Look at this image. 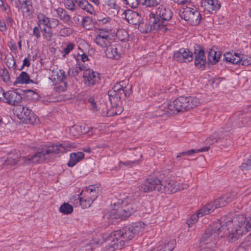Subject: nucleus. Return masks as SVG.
Returning <instances> with one entry per match:
<instances>
[{
  "mask_svg": "<svg viewBox=\"0 0 251 251\" xmlns=\"http://www.w3.org/2000/svg\"><path fill=\"white\" fill-rule=\"evenodd\" d=\"M239 53L234 52V54L230 52H228L224 54V58L226 61L232 64H237L241 61Z\"/></svg>",
  "mask_w": 251,
  "mask_h": 251,
  "instance_id": "obj_30",
  "label": "nucleus"
},
{
  "mask_svg": "<svg viewBox=\"0 0 251 251\" xmlns=\"http://www.w3.org/2000/svg\"><path fill=\"white\" fill-rule=\"evenodd\" d=\"M65 5L67 9L74 11L76 10V6L75 5L73 0H67L65 1Z\"/></svg>",
  "mask_w": 251,
  "mask_h": 251,
  "instance_id": "obj_47",
  "label": "nucleus"
},
{
  "mask_svg": "<svg viewBox=\"0 0 251 251\" xmlns=\"http://www.w3.org/2000/svg\"><path fill=\"white\" fill-rule=\"evenodd\" d=\"M16 6L20 5L21 8L25 9L27 12H30L32 9L31 0H16L14 1Z\"/></svg>",
  "mask_w": 251,
  "mask_h": 251,
  "instance_id": "obj_29",
  "label": "nucleus"
},
{
  "mask_svg": "<svg viewBox=\"0 0 251 251\" xmlns=\"http://www.w3.org/2000/svg\"><path fill=\"white\" fill-rule=\"evenodd\" d=\"M175 248V245L173 242H170L165 244L164 247L160 249V251H172Z\"/></svg>",
  "mask_w": 251,
  "mask_h": 251,
  "instance_id": "obj_49",
  "label": "nucleus"
},
{
  "mask_svg": "<svg viewBox=\"0 0 251 251\" xmlns=\"http://www.w3.org/2000/svg\"><path fill=\"white\" fill-rule=\"evenodd\" d=\"M105 50V55L107 58L118 60L122 53V46L119 43H110Z\"/></svg>",
  "mask_w": 251,
  "mask_h": 251,
  "instance_id": "obj_16",
  "label": "nucleus"
},
{
  "mask_svg": "<svg viewBox=\"0 0 251 251\" xmlns=\"http://www.w3.org/2000/svg\"><path fill=\"white\" fill-rule=\"evenodd\" d=\"M195 66L200 70H204L206 66V57L203 49L199 45L195 46Z\"/></svg>",
  "mask_w": 251,
  "mask_h": 251,
  "instance_id": "obj_17",
  "label": "nucleus"
},
{
  "mask_svg": "<svg viewBox=\"0 0 251 251\" xmlns=\"http://www.w3.org/2000/svg\"><path fill=\"white\" fill-rule=\"evenodd\" d=\"M123 15H124V18L128 23L133 25H139L141 21V15L137 12L131 9L125 11Z\"/></svg>",
  "mask_w": 251,
  "mask_h": 251,
  "instance_id": "obj_22",
  "label": "nucleus"
},
{
  "mask_svg": "<svg viewBox=\"0 0 251 251\" xmlns=\"http://www.w3.org/2000/svg\"><path fill=\"white\" fill-rule=\"evenodd\" d=\"M226 228L221 223L217 221L206 230L205 233L201 239V242H205L206 244L215 241L218 237L219 233L223 230L227 236L228 241L230 243L235 242L240 239L242 236L246 233L231 225L230 222L226 223Z\"/></svg>",
  "mask_w": 251,
  "mask_h": 251,
  "instance_id": "obj_2",
  "label": "nucleus"
},
{
  "mask_svg": "<svg viewBox=\"0 0 251 251\" xmlns=\"http://www.w3.org/2000/svg\"><path fill=\"white\" fill-rule=\"evenodd\" d=\"M100 189L97 188L96 190V193H89V196H88L93 201H95L100 195Z\"/></svg>",
  "mask_w": 251,
  "mask_h": 251,
  "instance_id": "obj_60",
  "label": "nucleus"
},
{
  "mask_svg": "<svg viewBox=\"0 0 251 251\" xmlns=\"http://www.w3.org/2000/svg\"><path fill=\"white\" fill-rule=\"evenodd\" d=\"M107 5L111 9H117L118 7L116 0H108Z\"/></svg>",
  "mask_w": 251,
  "mask_h": 251,
  "instance_id": "obj_59",
  "label": "nucleus"
},
{
  "mask_svg": "<svg viewBox=\"0 0 251 251\" xmlns=\"http://www.w3.org/2000/svg\"><path fill=\"white\" fill-rule=\"evenodd\" d=\"M2 101L11 105H17L21 102L22 97L20 94L14 91H8L2 93Z\"/></svg>",
  "mask_w": 251,
  "mask_h": 251,
  "instance_id": "obj_19",
  "label": "nucleus"
},
{
  "mask_svg": "<svg viewBox=\"0 0 251 251\" xmlns=\"http://www.w3.org/2000/svg\"><path fill=\"white\" fill-rule=\"evenodd\" d=\"M72 32V30L70 28L63 27L60 29L58 34L61 36L65 37L70 35Z\"/></svg>",
  "mask_w": 251,
  "mask_h": 251,
  "instance_id": "obj_45",
  "label": "nucleus"
},
{
  "mask_svg": "<svg viewBox=\"0 0 251 251\" xmlns=\"http://www.w3.org/2000/svg\"><path fill=\"white\" fill-rule=\"evenodd\" d=\"M188 187V185L185 184L179 185L176 182L171 180L169 178L166 179L161 178L160 179L159 192L164 194H170L171 193H175L177 191L186 189Z\"/></svg>",
  "mask_w": 251,
  "mask_h": 251,
  "instance_id": "obj_10",
  "label": "nucleus"
},
{
  "mask_svg": "<svg viewBox=\"0 0 251 251\" xmlns=\"http://www.w3.org/2000/svg\"><path fill=\"white\" fill-rule=\"evenodd\" d=\"M77 60L78 61L81 60L83 62H85L88 60H89L88 56L85 53H83L81 55H78L77 58Z\"/></svg>",
  "mask_w": 251,
  "mask_h": 251,
  "instance_id": "obj_63",
  "label": "nucleus"
},
{
  "mask_svg": "<svg viewBox=\"0 0 251 251\" xmlns=\"http://www.w3.org/2000/svg\"><path fill=\"white\" fill-rule=\"evenodd\" d=\"M75 47V44L72 43H69L67 46L63 50V52L65 54H69L71 50H72Z\"/></svg>",
  "mask_w": 251,
  "mask_h": 251,
  "instance_id": "obj_56",
  "label": "nucleus"
},
{
  "mask_svg": "<svg viewBox=\"0 0 251 251\" xmlns=\"http://www.w3.org/2000/svg\"><path fill=\"white\" fill-rule=\"evenodd\" d=\"M80 72L78 68L75 66V67L69 69L68 74L70 76H75L77 75Z\"/></svg>",
  "mask_w": 251,
  "mask_h": 251,
  "instance_id": "obj_54",
  "label": "nucleus"
},
{
  "mask_svg": "<svg viewBox=\"0 0 251 251\" xmlns=\"http://www.w3.org/2000/svg\"><path fill=\"white\" fill-rule=\"evenodd\" d=\"M61 23H60L59 21L55 18H51L50 21V24L48 28H55L59 25H60Z\"/></svg>",
  "mask_w": 251,
  "mask_h": 251,
  "instance_id": "obj_53",
  "label": "nucleus"
},
{
  "mask_svg": "<svg viewBox=\"0 0 251 251\" xmlns=\"http://www.w3.org/2000/svg\"><path fill=\"white\" fill-rule=\"evenodd\" d=\"M93 249L92 243L87 244L85 246H81L79 251H91Z\"/></svg>",
  "mask_w": 251,
  "mask_h": 251,
  "instance_id": "obj_58",
  "label": "nucleus"
},
{
  "mask_svg": "<svg viewBox=\"0 0 251 251\" xmlns=\"http://www.w3.org/2000/svg\"><path fill=\"white\" fill-rule=\"evenodd\" d=\"M83 78L84 84L88 87H93L98 83L100 75L98 72L89 69L83 72Z\"/></svg>",
  "mask_w": 251,
  "mask_h": 251,
  "instance_id": "obj_18",
  "label": "nucleus"
},
{
  "mask_svg": "<svg viewBox=\"0 0 251 251\" xmlns=\"http://www.w3.org/2000/svg\"><path fill=\"white\" fill-rule=\"evenodd\" d=\"M137 209V206L135 203H126L123 202L121 207L112 209L109 213L105 214L104 218L113 219H125L129 217Z\"/></svg>",
  "mask_w": 251,
  "mask_h": 251,
  "instance_id": "obj_7",
  "label": "nucleus"
},
{
  "mask_svg": "<svg viewBox=\"0 0 251 251\" xmlns=\"http://www.w3.org/2000/svg\"><path fill=\"white\" fill-rule=\"evenodd\" d=\"M231 225L235 227L237 229L243 231V232L247 233L248 231L251 230V226H250V221L247 220L244 215L239 214L235 215L231 221H228Z\"/></svg>",
  "mask_w": 251,
  "mask_h": 251,
  "instance_id": "obj_12",
  "label": "nucleus"
},
{
  "mask_svg": "<svg viewBox=\"0 0 251 251\" xmlns=\"http://www.w3.org/2000/svg\"><path fill=\"white\" fill-rule=\"evenodd\" d=\"M17 116L19 119L26 124L32 125L37 124L39 122L38 117L26 107H22V110L18 114Z\"/></svg>",
  "mask_w": 251,
  "mask_h": 251,
  "instance_id": "obj_15",
  "label": "nucleus"
},
{
  "mask_svg": "<svg viewBox=\"0 0 251 251\" xmlns=\"http://www.w3.org/2000/svg\"><path fill=\"white\" fill-rule=\"evenodd\" d=\"M5 63L9 69L13 68L14 70H16V61L12 54L7 55L5 57Z\"/></svg>",
  "mask_w": 251,
  "mask_h": 251,
  "instance_id": "obj_37",
  "label": "nucleus"
},
{
  "mask_svg": "<svg viewBox=\"0 0 251 251\" xmlns=\"http://www.w3.org/2000/svg\"><path fill=\"white\" fill-rule=\"evenodd\" d=\"M150 18L149 24L144 23L139 24V29L140 32L148 33L152 30L162 31V29H161L160 25H158L157 23H156V20L154 17H152L150 15Z\"/></svg>",
  "mask_w": 251,
  "mask_h": 251,
  "instance_id": "obj_21",
  "label": "nucleus"
},
{
  "mask_svg": "<svg viewBox=\"0 0 251 251\" xmlns=\"http://www.w3.org/2000/svg\"><path fill=\"white\" fill-rule=\"evenodd\" d=\"M140 164V160H134V161H121L119 162V166L121 167L122 165H124L125 166H127L128 167H131L133 166L137 165Z\"/></svg>",
  "mask_w": 251,
  "mask_h": 251,
  "instance_id": "obj_43",
  "label": "nucleus"
},
{
  "mask_svg": "<svg viewBox=\"0 0 251 251\" xmlns=\"http://www.w3.org/2000/svg\"><path fill=\"white\" fill-rule=\"evenodd\" d=\"M88 101L90 103V109L93 113L97 112L98 111V105L93 97H89L88 99Z\"/></svg>",
  "mask_w": 251,
  "mask_h": 251,
  "instance_id": "obj_44",
  "label": "nucleus"
},
{
  "mask_svg": "<svg viewBox=\"0 0 251 251\" xmlns=\"http://www.w3.org/2000/svg\"><path fill=\"white\" fill-rule=\"evenodd\" d=\"M73 211V206L68 203H64L59 208V211L64 214H70Z\"/></svg>",
  "mask_w": 251,
  "mask_h": 251,
  "instance_id": "obj_36",
  "label": "nucleus"
},
{
  "mask_svg": "<svg viewBox=\"0 0 251 251\" xmlns=\"http://www.w3.org/2000/svg\"><path fill=\"white\" fill-rule=\"evenodd\" d=\"M23 157H19V155L15 154H9L4 160L3 165L4 166H14L16 165L18 161L21 159L23 160Z\"/></svg>",
  "mask_w": 251,
  "mask_h": 251,
  "instance_id": "obj_27",
  "label": "nucleus"
},
{
  "mask_svg": "<svg viewBox=\"0 0 251 251\" xmlns=\"http://www.w3.org/2000/svg\"><path fill=\"white\" fill-rule=\"evenodd\" d=\"M79 203L83 208L89 207L94 201L88 196L79 198Z\"/></svg>",
  "mask_w": 251,
  "mask_h": 251,
  "instance_id": "obj_35",
  "label": "nucleus"
},
{
  "mask_svg": "<svg viewBox=\"0 0 251 251\" xmlns=\"http://www.w3.org/2000/svg\"><path fill=\"white\" fill-rule=\"evenodd\" d=\"M37 18L38 20L37 24L39 27H41V25H43L47 27H49L50 19L47 17L45 15L41 13L38 15Z\"/></svg>",
  "mask_w": 251,
  "mask_h": 251,
  "instance_id": "obj_34",
  "label": "nucleus"
},
{
  "mask_svg": "<svg viewBox=\"0 0 251 251\" xmlns=\"http://www.w3.org/2000/svg\"><path fill=\"white\" fill-rule=\"evenodd\" d=\"M142 2H143V0H126V4L132 8H136Z\"/></svg>",
  "mask_w": 251,
  "mask_h": 251,
  "instance_id": "obj_46",
  "label": "nucleus"
},
{
  "mask_svg": "<svg viewBox=\"0 0 251 251\" xmlns=\"http://www.w3.org/2000/svg\"><path fill=\"white\" fill-rule=\"evenodd\" d=\"M94 40L98 45L101 47H106L110 43L109 40L103 39L97 35Z\"/></svg>",
  "mask_w": 251,
  "mask_h": 251,
  "instance_id": "obj_38",
  "label": "nucleus"
},
{
  "mask_svg": "<svg viewBox=\"0 0 251 251\" xmlns=\"http://www.w3.org/2000/svg\"><path fill=\"white\" fill-rule=\"evenodd\" d=\"M180 17L187 21L191 25H197L200 23L201 16L199 11L193 8L187 7L179 12Z\"/></svg>",
  "mask_w": 251,
  "mask_h": 251,
  "instance_id": "obj_11",
  "label": "nucleus"
},
{
  "mask_svg": "<svg viewBox=\"0 0 251 251\" xmlns=\"http://www.w3.org/2000/svg\"><path fill=\"white\" fill-rule=\"evenodd\" d=\"M238 56H240L241 58V61L238 63L241 64L243 65L248 66L249 65L251 64V58H247L246 56H245V58L243 56V55L239 53Z\"/></svg>",
  "mask_w": 251,
  "mask_h": 251,
  "instance_id": "obj_48",
  "label": "nucleus"
},
{
  "mask_svg": "<svg viewBox=\"0 0 251 251\" xmlns=\"http://www.w3.org/2000/svg\"><path fill=\"white\" fill-rule=\"evenodd\" d=\"M150 15L154 17L156 23L160 25L161 29L164 32L167 30L166 26L173 16V12L169 7L161 5L156 10L155 13L151 12Z\"/></svg>",
  "mask_w": 251,
  "mask_h": 251,
  "instance_id": "obj_8",
  "label": "nucleus"
},
{
  "mask_svg": "<svg viewBox=\"0 0 251 251\" xmlns=\"http://www.w3.org/2000/svg\"><path fill=\"white\" fill-rule=\"evenodd\" d=\"M75 146L68 142L62 144H52L46 147L40 152H39L30 157L27 158L23 157V160L26 163H40L45 160H49L56 157L61 153H63Z\"/></svg>",
  "mask_w": 251,
  "mask_h": 251,
  "instance_id": "obj_5",
  "label": "nucleus"
},
{
  "mask_svg": "<svg viewBox=\"0 0 251 251\" xmlns=\"http://www.w3.org/2000/svg\"><path fill=\"white\" fill-rule=\"evenodd\" d=\"M251 118V113L249 111H239L235 116L230 118L228 120L230 122H232L231 127L234 126H244L248 124L250 119Z\"/></svg>",
  "mask_w": 251,
  "mask_h": 251,
  "instance_id": "obj_13",
  "label": "nucleus"
},
{
  "mask_svg": "<svg viewBox=\"0 0 251 251\" xmlns=\"http://www.w3.org/2000/svg\"><path fill=\"white\" fill-rule=\"evenodd\" d=\"M97 36H98L101 38H103V39L109 40V30L108 29L105 28L99 29V31L97 32Z\"/></svg>",
  "mask_w": 251,
  "mask_h": 251,
  "instance_id": "obj_40",
  "label": "nucleus"
},
{
  "mask_svg": "<svg viewBox=\"0 0 251 251\" xmlns=\"http://www.w3.org/2000/svg\"><path fill=\"white\" fill-rule=\"evenodd\" d=\"M227 135V132L219 131L214 133L205 140L206 145L211 146L217 142H221Z\"/></svg>",
  "mask_w": 251,
  "mask_h": 251,
  "instance_id": "obj_24",
  "label": "nucleus"
},
{
  "mask_svg": "<svg viewBox=\"0 0 251 251\" xmlns=\"http://www.w3.org/2000/svg\"><path fill=\"white\" fill-rule=\"evenodd\" d=\"M196 151H195V150L193 149L188 150L185 151H183L179 153L178 155L176 156V158L182 157L186 156H190L196 153Z\"/></svg>",
  "mask_w": 251,
  "mask_h": 251,
  "instance_id": "obj_50",
  "label": "nucleus"
},
{
  "mask_svg": "<svg viewBox=\"0 0 251 251\" xmlns=\"http://www.w3.org/2000/svg\"><path fill=\"white\" fill-rule=\"evenodd\" d=\"M41 27L35 26L33 30V35L36 37L37 39H39L41 37L40 29Z\"/></svg>",
  "mask_w": 251,
  "mask_h": 251,
  "instance_id": "obj_57",
  "label": "nucleus"
},
{
  "mask_svg": "<svg viewBox=\"0 0 251 251\" xmlns=\"http://www.w3.org/2000/svg\"><path fill=\"white\" fill-rule=\"evenodd\" d=\"M56 11L60 20L63 22L67 23L70 20V16L63 8H58Z\"/></svg>",
  "mask_w": 251,
  "mask_h": 251,
  "instance_id": "obj_33",
  "label": "nucleus"
},
{
  "mask_svg": "<svg viewBox=\"0 0 251 251\" xmlns=\"http://www.w3.org/2000/svg\"><path fill=\"white\" fill-rule=\"evenodd\" d=\"M84 157V154L82 152L71 153L70 155V160L67 165L70 167H74Z\"/></svg>",
  "mask_w": 251,
  "mask_h": 251,
  "instance_id": "obj_26",
  "label": "nucleus"
},
{
  "mask_svg": "<svg viewBox=\"0 0 251 251\" xmlns=\"http://www.w3.org/2000/svg\"><path fill=\"white\" fill-rule=\"evenodd\" d=\"M46 26H44L43 28H41V30L43 32V36L47 41H50L53 35L51 28H47Z\"/></svg>",
  "mask_w": 251,
  "mask_h": 251,
  "instance_id": "obj_39",
  "label": "nucleus"
},
{
  "mask_svg": "<svg viewBox=\"0 0 251 251\" xmlns=\"http://www.w3.org/2000/svg\"><path fill=\"white\" fill-rule=\"evenodd\" d=\"M241 168L243 170L251 169V155L246 163L241 165Z\"/></svg>",
  "mask_w": 251,
  "mask_h": 251,
  "instance_id": "obj_55",
  "label": "nucleus"
},
{
  "mask_svg": "<svg viewBox=\"0 0 251 251\" xmlns=\"http://www.w3.org/2000/svg\"><path fill=\"white\" fill-rule=\"evenodd\" d=\"M117 35L121 41L126 40L128 38V33L125 30L118 31Z\"/></svg>",
  "mask_w": 251,
  "mask_h": 251,
  "instance_id": "obj_51",
  "label": "nucleus"
},
{
  "mask_svg": "<svg viewBox=\"0 0 251 251\" xmlns=\"http://www.w3.org/2000/svg\"><path fill=\"white\" fill-rule=\"evenodd\" d=\"M75 146L68 142L62 144H52L46 147L40 152H39L30 157L27 158L23 157V160L26 163H40L45 160H49L56 157L61 153H63Z\"/></svg>",
  "mask_w": 251,
  "mask_h": 251,
  "instance_id": "obj_4",
  "label": "nucleus"
},
{
  "mask_svg": "<svg viewBox=\"0 0 251 251\" xmlns=\"http://www.w3.org/2000/svg\"><path fill=\"white\" fill-rule=\"evenodd\" d=\"M174 59L179 62H189L193 60V53L187 49L182 48L174 52Z\"/></svg>",
  "mask_w": 251,
  "mask_h": 251,
  "instance_id": "obj_20",
  "label": "nucleus"
},
{
  "mask_svg": "<svg viewBox=\"0 0 251 251\" xmlns=\"http://www.w3.org/2000/svg\"><path fill=\"white\" fill-rule=\"evenodd\" d=\"M76 66L78 68L79 70L81 72L82 71H83L85 72V70H87L89 69V68H87V67L84 65L83 63L78 62L76 64Z\"/></svg>",
  "mask_w": 251,
  "mask_h": 251,
  "instance_id": "obj_64",
  "label": "nucleus"
},
{
  "mask_svg": "<svg viewBox=\"0 0 251 251\" xmlns=\"http://www.w3.org/2000/svg\"><path fill=\"white\" fill-rule=\"evenodd\" d=\"M201 4L204 7V10L210 13L216 12L221 7V3L217 0H203Z\"/></svg>",
  "mask_w": 251,
  "mask_h": 251,
  "instance_id": "obj_23",
  "label": "nucleus"
},
{
  "mask_svg": "<svg viewBox=\"0 0 251 251\" xmlns=\"http://www.w3.org/2000/svg\"><path fill=\"white\" fill-rule=\"evenodd\" d=\"M75 2L77 4L80 8L88 13H92L94 10L92 5L86 0H75Z\"/></svg>",
  "mask_w": 251,
  "mask_h": 251,
  "instance_id": "obj_31",
  "label": "nucleus"
},
{
  "mask_svg": "<svg viewBox=\"0 0 251 251\" xmlns=\"http://www.w3.org/2000/svg\"><path fill=\"white\" fill-rule=\"evenodd\" d=\"M199 103L200 100L196 97L180 96L168 104V109L172 113L183 112L195 108Z\"/></svg>",
  "mask_w": 251,
  "mask_h": 251,
  "instance_id": "obj_6",
  "label": "nucleus"
},
{
  "mask_svg": "<svg viewBox=\"0 0 251 251\" xmlns=\"http://www.w3.org/2000/svg\"><path fill=\"white\" fill-rule=\"evenodd\" d=\"M34 81L30 79L29 75L25 72H22L19 76L16 78V81L14 82V85L17 84H29L34 83Z\"/></svg>",
  "mask_w": 251,
  "mask_h": 251,
  "instance_id": "obj_28",
  "label": "nucleus"
},
{
  "mask_svg": "<svg viewBox=\"0 0 251 251\" xmlns=\"http://www.w3.org/2000/svg\"><path fill=\"white\" fill-rule=\"evenodd\" d=\"M167 108L165 109V110H158L157 112H156V115L157 116H163V115L164 114H167L168 113V114H170V112H168V104L167 105ZM169 110L170 111H171L170 109Z\"/></svg>",
  "mask_w": 251,
  "mask_h": 251,
  "instance_id": "obj_62",
  "label": "nucleus"
},
{
  "mask_svg": "<svg viewBox=\"0 0 251 251\" xmlns=\"http://www.w3.org/2000/svg\"><path fill=\"white\" fill-rule=\"evenodd\" d=\"M0 76L5 83H8L10 82V75L6 68L2 70L1 72H0Z\"/></svg>",
  "mask_w": 251,
  "mask_h": 251,
  "instance_id": "obj_42",
  "label": "nucleus"
},
{
  "mask_svg": "<svg viewBox=\"0 0 251 251\" xmlns=\"http://www.w3.org/2000/svg\"><path fill=\"white\" fill-rule=\"evenodd\" d=\"M57 78L58 79L62 82L64 85L65 87H67V83L66 81L67 79V75L65 74V72L63 70H60L59 72L57 73Z\"/></svg>",
  "mask_w": 251,
  "mask_h": 251,
  "instance_id": "obj_41",
  "label": "nucleus"
},
{
  "mask_svg": "<svg viewBox=\"0 0 251 251\" xmlns=\"http://www.w3.org/2000/svg\"><path fill=\"white\" fill-rule=\"evenodd\" d=\"M142 4H145L148 7L155 6L158 4V0H143Z\"/></svg>",
  "mask_w": 251,
  "mask_h": 251,
  "instance_id": "obj_52",
  "label": "nucleus"
},
{
  "mask_svg": "<svg viewBox=\"0 0 251 251\" xmlns=\"http://www.w3.org/2000/svg\"><path fill=\"white\" fill-rule=\"evenodd\" d=\"M120 82L114 85L108 92L109 99L111 105V109L106 112V116L119 115L122 112L121 99L123 95L129 97L132 93L131 85L124 87Z\"/></svg>",
  "mask_w": 251,
  "mask_h": 251,
  "instance_id": "obj_3",
  "label": "nucleus"
},
{
  "mask_svg": "<svg viewBox=\"0 0 251 251\" xmlns=\"http://www.w3.org/2000/svg\"><path fill=\"white\" fill-rule=\"evenodd\" d=\"M236 196L235 192L226 193L219 198L207 204L204 206L208 213L213 212L215 209L225 206L228 203L232 201Z\"/></svg>",
  "mask_w": 251,
  "mask_h": 251,
  "instance_id": "obj_9",
  "label": "nucleus"
},
{
  "mask_svg": "<svg viewBox=\"0 0 251 251\" xmlns=\"http://www.w3.org/2000/svg\"><path fill=\"white\" fill-rule=\"evenodd\" d=\"M208 214V211L206 210L204 206L197 211L196 214H193L191 216L190 218L187 220V224L190 227L198 221L199 218Z\"/></svg>",
  "mask_w": 251,
  "mask_h": 251,
  "instance_id": "obj_25",
  "label": "nucleus"
},
{
  "mask_svg": "<svg viewBox=\"0 0 251 251\" xmlns=\"http://www.w3.org/2000/svg\"><path fill=\"white\" fill-rule=\"evenodd\" d=\"M221 56L220 52H217L214 50H210L208 53V60L212 64H216L218 62Z\"/></svg>",
  "mask_w": 251,
  "mask_h": 251,
  "instance_id": "obj_32",
  "label": "nucleus"
},
{
  "mask_svg": "<svg viewBox=\"0 0 251 251\" xmlns=\"http://www.w3.org/2000/svg\"><path fill=\"white\" fill-rule=\"evenodd\" d=\"M144 226L145 224L142 222L132 223L112 232L107 237L105 242L110 249L113 250L121 249L126 243L141 233Z\"/></svg>",
  "mask_w": 251,
  "mask_h": 251,
  "instance_id": "obj_1",
  "label": "nucleus"
},
{
  "mask_svg": "<svg viewBox=\"0 0 251 251\" xmlns=\"http://www.w3.org/2000/svg\"><path fill=\"white\" fill-rule=\"evenodd\" d=\"M110 21V18L108 17L98 19L97 23L99 25L104 24L108 23Z\"/></svg>",
  "mask_w": 251,
  "mask_h": 251,
  "instance_id": "obj_61",
  "label": "nucleus"
},
{
  "mask_svg": "<svg viewBox=\"0 0 251 251\" xmlns=\"http://www.w3.org/2000/svg\"><path fill=\"white\" fill-rule=\"evenodd\" d=\"M160 179L158 178H147L139 186V190L140 191L148 193L153 190H157L159 192V184Z\"/></svg>",
  "mask_w": 251,
  "mask_h": 251,
  "instance_id": "obj_14",
  "label": "nucleus"
}]
</instances>
